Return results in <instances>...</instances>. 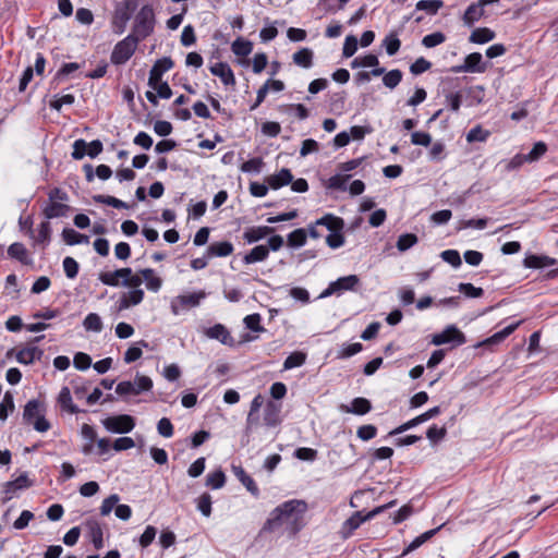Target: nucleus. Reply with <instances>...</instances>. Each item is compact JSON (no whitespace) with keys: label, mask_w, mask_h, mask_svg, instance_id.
Masks as SVG:
<instances>
[{"label":"nucleus","mask_w":558,"mask_h":558,"mask_svg":"<svg viewBox=\"0 0 558 558\" xmlns=\"http://www.w3.org/2000/svg\"><path fill=\"white\" fill-rule=\"evenodd\" d=\"M156 24L155 11L151 4H144L134 19L132 33L140 40H144L154 33Z\"/></svg>","instance_id":"nucleus-3"},{"label":"nucleus","mask_w":558,"mask_h":558,"mask_svg":"<svg viewBox=\"0 0 558 558\" xmlns=\"http://www.w3.org/2000/svg\"><path fill=\"white\" fill-rule=\"evenodd\" d=\"M232 52L239 57H247L253 50V44L242 37L236 38L231 46Z\"/></svg>","instance_id":"nucleus-39"},{"label":"nucleus","mask_w":558,"mask_h":558,"mask_svg":"<svg viewBox=\"0 0 558 558\" xmlns=\"http://www.w3.org/2000/svg\"><path fill=\"white\" fill-rule=\"evenodd\" d=\"M58 404L63 411L70 414H77L83 412L76 404L73 403L71 390L69 387H62L60 390L58 396Z\"/></svg>","instance_id":"nucleus-23"},{"label":"nucleus","mask_w":558,"mask_h":558,"mask_svg":"<svg viewBox=\"0 0 558 558\" xmlns=\"http://www.w3.org/2000/svg\"><path fill=\"white\" fill-rule=\"evenodd\" d=\"M83 326L86 330H90V331H95V332H100L102 330V322H101V318L98 314L96 313H89L84 322H83Z\"/></svg>","instance_id":"nucleus-50"},{"label":"nucleus","mask_w":558,"mask_h":558,"mask_svg":"<svg viewBox=\"0 0 558 558\" xmlns=\"http://www.w3.org/2000/svg\"><path fill=\"white\" fill-rule=\"evenodd\" d=\"M70 210V206L60 202H50L44 208V215L47 219H53L59 217H65L68 211Z\"/></svg>","instance_id":"nucleus-30"},{"label":"nucleus","mask_w":558,"mask_h":558,"mask_svg":"<svg viewBox=\"0 0 558 558\" xmlns=\"http://www.w3.org/2000/svg\"><path fill=\"white\" fill-rule=\"evenodd\" d=\"M558 264V260L556 258L549 257L547 255H536V254H530L526 255L523 259V265L525 268H544L548 266H555Z\"/></svg>","instance_id":"nucleus-16"},{"label":"nucleus","mask_w":558,"mask_h":558,"mask_svg":"<svg viewBox=\"0 0 558 558\" xmlns=\"http://www.w3.org/2000/svg\"><path fill=\"white\" fill-rule=\"evenodd\" d=\"M132 15L126 11L122 10L120 7L116 5L114 12L112 15V28L113 32L118 35H121L125 32L128 22L131 20Z\"/></svg>","instance_id":"nucleus-21"},{"label":"nucleus","mask_w":558,"mask_h":558,"mask_svg":"<svg viewBox=\"0 0 558 558\" xmlns=\"http://www.w3.org/2000/svg\"><path fill=\"white\" fill-rule=\"evenodd\" d=\"M418 242V238L414 233H404L398 238L397 248L400 252H405Z\"/></svg>","instance_id":"nucleus-48"},{"label":"nucleus","mask_w":558,"mask_h":558,"mask_svg":"<svg viewBox=\"0 0 558 558\" xmlns=\"http://www.w3.org/2000/svg\"><path fill=\"white\" fill-rule=\"evenodd\" d=\"M359 283L360 278L356 275L340 277L336 281L330 282L319 298H328L332 294L340 295L344 291H354Z\"/></svg>","instance_id":"nucleus-7"},{"label":"nucleus","mask_w":558,"mask_h":558,"mask_svg":"<svg viewBox=\"0 0 558 558\" xmlns=\"http://www.w3.org/2000/svg\"><path fill=\"white\" fill-rule=\"evenodd\" d=\"M496 37V33L492 31L488 27H478L475 28L470 37L469 40L473 44H486L490 40H493Z\"/></svg>","instance_id":"nucleus-31"},{"label":"nucleus","mask_w":558,"mask_h":558,"mask_svg":"<svg viewBox=\"0 0 558 558\" xmlns=\"http://www.w3.org/2000/svg\"><path fill=\"white\" fill-rule=\"evenodd\" d=\"M383 83L387 88L393 89L396 88L400 82L402 81L403 73L399 69L390 70L387 73L383 74Z\"/></svg>","instance_id":"nucleus-43"},{"label":"nucleus","mask_w":558,"mask_h":558,"mask_svg":"<svg viewBox=\"0 0 558 558\" xmlns=\"http://www.w3.org/2000/svg\"><path fill=\"white\" fill-rule=\"evenodd\" d=\"M341 410L345 413H352L355 415H364L372 410V403L368 399L363 397L354 398L350 405H341Z\"/></svg>","instance_id":"nucleus-17"},{"label":"nucleus","mask_w":558,"mask_h":558,"mask_svg":"<svg viewBox=\"0 0 558 558\" xmlns=\"http://www.w3.org/2000/svg\"><path fill=\"white\" fill-rule=\"evenodd\" d=\"M293 180V175L290 169L282 168L278 173L266 178L268 186L272 190H278L282 186L290 184Z\"/></svg>","instance_id":"nucleus-18"},{"label":"nucleus","mask_w":558,"mask_h":558,"mask_svg":"<svg viewBox=\"0 0 558 558\" xmlns=\"http://www.w3.org/2000/svg\"><path fill=\"white\" fill-rule=\"evenodd\" d=\"M484 9H482L481 4L477 2L471 3L464 14H463V22L468 26H472L475 22H477L483 15H484Z\"/></svg>","instance_id":"nucleus-32"},{"label":"nucleus","mask_w":558,"mask_h":558,"mask_svg":"<svg viewBox=\"0 0 558 558\" xmlns=\"http://www.w3.org/2000/svg\"><path fill=\"white\" fill-rule=\"evenodd\" d=\"M378 64H379L378 57L376 54L368 53L364 57L355 58L351 62V68L352 69H357V68H374L375 69V68H379Z\"/></svg>","instance_id":"nucleus-41"},{"label":"nucleus","mask_w":558,"mask_h":558,"mask_svg":"<svg viewBox=\"0 0 558 558\" xmlns=\"http://www.w3.org/2000/svg\"><path fill=\"white\" fill-rule=\"evenodd\" d=\"M140 274L146 281V287L149 291L158 292L161 289L162 280L161 278L155 276V270L151 268L141 269Z\"/></svg>","instance_id":"nucleus-34"},{"label":"nucleus","mask_w":558,"mask_h":558,"mask_svg":"<svg viewBox=\"0 0 558 558\" xmlns=\"http://www.w3.org/2000/svg\"><path fill=\"white\" fill-rule=\"evenodd\" d=\"M264 160L262 157H254L243 162L240 167L242 172L245 173H259L264 167Z\"/></svg>","instance_id":"nucleus-51"},{"label":"nucleus","mask_w":558,"mask_h":558,"mask_svg":"<svg viewBox=\"0 0 558 558\" xmlns=\"http://www.w3.org/2000/svg\"><path fill=\"white\" fill-rule=\"evenodd\" d=\"M140 41V38H136L133 34H129L125 38L118 41L110 56L111 63L114 65L126 63L136 51Z\"/></svg>","instance_id":"nucleus-4"},{"label":"nucleus","mask_w":558,"mask_h":558,"mask_svg":"<svg viewBox=\"0 0 558 558\" xmlns=\"http://www.w3.org/2000/svg\"><path fill=\"white\" fill-rule=\"evenodd\" d=\"M490 135V131L483 129L481 125L472 128L466 134L468 143L486 142Z\"/></svg>","instance_id":"nucleus-45"},{"label":"nucleus","mask_w":558,"mask_h":558,"mask_svg":"<svg viewBox=\"0 0 558 558\" xmlns=\"http://www.w3.org/2000/svg\"><path fill=\"white\" fill-rule=\"evenodd\" d=\"M447 435V427H437V425H432L427 432L426 437L434 444L439 442L442 440Z\"/></svg>","instance_id":"nucleus-60"},{"label":"nucleus","mask_w":558,"mask_h":558,"mask_svg":"<svg viewBox=\"0 0 558 558\" xmlns=\"http://www.w3.org/2000/svg\"><path fill=\"white\" fill-rule=\"evenodd\" d=\"M440 257L444 262L450 264L454 268L460 267L462 264L460 253L457 250L442 251Z\"/></svg>","instance_id":"nucleus-58"},{"label":"nucleus","mask_w":558,"mask_h":558,"mask_svg":"<svg viewBox=\"0 0 558 558\" xmlns=\"http://www.w3.org/2000/svg\"><path fill=\"white\" fill-rule=\"evenodd\" d=\"M205 333L208 338L216 339L225 345H234V339L232 338L230 331L221 324H216L213 327H209Z\"/></svg>","instance_id":"nucleus-15"},{"label":"nucleus","mask_w":558,"mask_h":558,"mask_svg":"<svg viewBox=\"0 0 558 558\" xmlns=\"http://www.w3.org/2000/svg\"><path fill=\"white\" fill-rule=\"evenodd\" d=\"M344 242L345 239L342 231H332L326 236V243L332 250L341 247Z\"/></svg>","instance_id":"nucleus-64"},{"label":"nucleus","mask_w":558,"mask_h":558,"mask_svg":"<svg viewBox=\"0 0 558 558\" xmlns=\"http://www.w3.org/2000/svg\"><path fill=\"white\" fill-rule=\"evenodd\" d=\"M226 484V474L221 469L210 472L206 476V486L211 489H220Z\"/></svg>","instance_id":"nucleus-38"},{"label":"nucleus","mask_w":558,"mask_h":558,"mask_svg":"<svg viewBox=\"0 0 558 558\" xmlns=\"http://www.w3.org/2000/svg\"><path fill=\"white\" fill-rule=\"evenodd\" d=\"M396 500H392L386 505L378 506L373 510L368 511L366 514H363V511H355L349 519H347L342 524V532L345 535H351L356 529L361 526L365 521L372 520L376 515L383 513L387 509L393 507L396 505Z\"/></svg>","instance_id":"nucleus-5"},{"label":"nucleus","mask_w":558,"mask_h":558,"mask_svg":"<svg viewBox=\"0 0 558 558\" xmlns=\"http://www.w3.org/2000/svg\"><path fill=\"white\" fill-rule=\"evenodd\" d=\"M83 170L85 172V178L87 182H92L95 178V174L100 180H108L112 175V170L107 165H99L96 170L94 171V168L92 165L86 163L83 166Z\"/></svg>","instance_id":"nucleus-24"},{"label":"nucleus","mask_w":558,"mask_h":558,"mask_svg":"<svg viewBox=\"0 0 558 558\" xmlns=\"http://www.w3.org/2000/svg\"><path fill=\"white\" fill-rule=\"evenodd\" d=\"M105 428L116 434H128L135 427V420L128 414L109 416L102 421Z\"/></svg>","instance_id":"nucleus-8"},{"label":"nucleus","mask_w":558,"mask_h":558,"mask_svg":"<svg viewBox=\"0 0 558 558\" xmlns=\"http://www.w3.org/2000/svg\"><path fill=\"white\" fill-rule=\"evenodd\" d=\"M307 232L303 228L295 229L288 234L287 243L290 247H301L306 243Z\"/></svg>","instance_id":"nucleus-40"},{"label":"nucleus","mask_w":558,"mask_h":558,"mask_svg":"<svg viewBox=\"0 0 558 558\" xmlns=\"http://www.w3.org/2000/svg\"><path fill=\"white\" fill-rule=\"evenodd\" d=\"M432 68V62L426 60L423 57L417 58L411 65H410V72L413 75H420L426 71H428Z\"/></svg>","instance_id":"nucleus-63"},{"label":"nucleus","mask_w":558,"mask_h":558,"mask_svg":"<svg viewBox=\"0 0 558 558\" xmlns=\"http://www.w3.org/2000/svg\"><path fill=\"white\" fill-rule=\"evenodd\" d=\"M78 69H81V64L77 62L63 63L51 78L49 83L50 89H58L59 86L66 80V77Z\"/></svg>","instance_id":"nucleus-13"},{"label":"nucleus","mask_w":558,"mask_h":558,"mask_svg":"<svg viewBox=\"0 0 558 558\" xmlns=\"http://www.w3.org/2000/svg\"><path fill=\"white\" fill-rule=\"evenodd\" d=\"M469 73H484L487 69L486 63L480 52H472L464 58Z\"/></svg>","instance_id":"nucleus-29"},{"label":"nucleus","mask_w":558,"mask_h":558,"mask_svg":"<svg viewBox=\"0 0 558 558\" xmlns=\"http://www.w3.org/2000/svg\"><path fill=\"white\" fill-rule=\"evenodd\" d=\"M210 73L215 76H218L223 85L226 86H234L235 77L232 69L226 62H217L209 68Z\"/></svg>","instance_id":"nucleus-12"},{"label":"nucleus","mask_w":558,"mask_h":558,"mask_svg":"<svg viewBox=\"0 0 558 558\" xmlns=\"http://www.w3.org/2000/svg\"><path fill=\"white\" fill-rule=\"evenodd\" d=\"M85 526L87 527V533L89 541L94 545L96 550L104 548V532L100 523L95 519H88L85 522Z\"/></svg>","instance_id":"nucleus-11"},{"label":"nucleus","mask_w":558,"mask_h":558,"mask_svg":"<svg viewBox=\"0 0 558 558\" xmlns=\"http://www.w3.org/2000/svg\"><path fill=\"white\" fill-rule=\"evenodd\" d=\"M314 53L310 48H302L294 52L292 56L293 62L304 69H310L313 65Z\"/></svg>","instance_id":"nucleus-33"},{"label":"nucleus","mask_w":558,"mask_h":558,"mask_svg":"<svg viewBox=\"0 0 558 558\" xmlns=\"http://www.w3.org/2000/svg\"><path fill=\"white\" fill-rule=\"evenodd\" d=\"M46 408L43 402L37 399L29 400L23 409V421L26 424H32L35 430L46 433L50 429L51 425L45 417Z\"/></svg>","instance_id":"nucleus-2"},{"label":"nucleus","mask_w":558,"mask_h":558,"mask_svg":"<svg viewBox=\"0 0 558 558\" xmlns=\"http://www.w3.org/2000/svg\"><path fill=\"white\" fill-rule=\"evenodd\" d=\"M274 232H275V228H272V227H268V226L252 227V228H248L243 233V239L247 243L252 244V243L258 242L259 240L266 238L269 234H272Z\"/></svg>","instance_id":"nucleus-20"},{"label":"nucleus","mask_w":558,"mask_h":558,"mask_svg":"<svg viewBox=\"0 0 558 558\" xmlns=\"http://www.w3.org/2000/svg\"><path fill=\"white\" fill-rule=\"evenodd\" d=\"M465 342V335L456 325H448L441 332L433 335L430 340L434 345L452 344L453 348Z\"/></svg>","instance_id":"nucleus-6"},{"label":"nucleus","mask_w":558,"mask_h":558,"mask_svg":"<svg viewBox=\"0 0 558 558\" xmlns=\"http://www.w3.org/2000/svg\"><path fill=\"white\" fill-rule=\"evenodd\" d=\"M14 408L15 405L13 395L10 391H7L0 403V420L5 421L8 418L9 412H13Z\"/></svg>","instance_id":"nucleus-47"},{"label":"nucleus","mask_w":558,"mask_h":558,"mask_svg":"<svg viewBox=\"0 0 558 558\" xmlns=\"http://www.w3.org/2000/svg\"><path fill=\"white\" fill-rule=\"evenodd\" d=\"M442 5L444 2L441 0H420L416 3V10L426 11L428 14L435 15Z\"/></svg>","instance_id":"nucleus-49"},{"label":"nucleus","mask_w":558,"mask_h":558,"mask_svg":"<svg viewBox=\"0 0 558 558\" xmlns=\"http://www.w3.org/2000/svg\"><path fill=\"white\" fill-rule=\"evenodd\" d=\"M173 65L174 62L170 57L158 59L149 71L148 86L154 87L157 83L162 82V75Z\"/></svg>","instance_id":"nucleus-9"},{"label":"nucleus","mask_w":558,"mask_h":558,"mask_svg":"<svg viewBox=\"0 0 558 558\" xmlns=\"http://www.w3.org/2000/svg\"><path fill=\"white\" fill-rule=\"evenodd\" d=\"M547 151V145L544 142H537L534 144L529 154H525L529 162L537 161Z\"/></svg>","instance_id":"nucleus-59"},{"label":"nucleus","mask_w":558,"mask_h":558,"mask_svg":"<svg viewBox=\"0 0 558 558\" xmlns=\"http://www.w3.org/2000/svg\"><path fill=\"white\" fill-rule=\"evenodd\" d=\"M234 246L230 241L211 243L206 250L207 257H226L233 253Z\"/></svg>","instance_id":"nucleus-19"},{"label":"nucleus","mask_w":558,"mask_h":558,"mask_svg":"<svg viewBox=\"0 0 558 558\" xmlns=\"http://www.w3.org/2000/svg\"><path fill=\"white\" fill-rule=\"evenodd\" d=\"M260 322L262 316L258 313L250 314L243 319L245 327L255 332L265 331L264 327L260 325Z\"/></svg>","instance_id":"nucleus-53"},{"label":"nucleus","mask_w":558,"mask_h":558,"mask_svg":"<svg viewBox=\"0 0 558 558\" xmlns=\"http://www.w3.org/2000/svg\"><path fill=\"white\" fill-rule=\"evenodd\" d=\"M74 396L77 399H83L88 390L89 381L84 379L83 377H76L71 381Z\"/></svg>","instance_id":"nucleus-52"},{"label":"nucleus","mask_w":558,"mask_h":558,"mask_svg":"<svg viewBox=\"0 0 558 558\" xmlns=\"http://www.w3.org/2000/svg\"><path fill=\"white\" fill-rule=\"evenodd\" d=\"M63 270L69 279H74L80 270L78 263L71 256H66L62 262Z\"/></svg>","instance_id":"nucleus-54"},{"label":"nucleus","mask_w":558,"mask_h":558,"mask_svg":"<svg viewBox=\"0 0 558 558\" xmlns=\"http://www.w3.org/2000/svg\"><path fill=\"white\" fill-rule=\"evenodd\" d=\"M316 226L325 227L330 233L332 231H343L345 223L341 217L326 214L316 220Z\"/></svg>","instance_id":"nucleus-22"},{"label":"nucleus","mask_w":558,"mask_h":558,"mask_svg":"<svg viewBox=\"0 0 558 558\" xmlns=\"http://www.w3.org/2000/svg\"><path fill=\"white\" fill-rule=\"evenodd\" d=\"M93 201L98 204H105L117 209H129L128 203L110 195L97 194L93 196Z\"/></svg>","instance_id":"nucleus-37"},{"label":"nucleus","mask_w":558,"mask_h":558,"mask_svg":"<svg viewBox=\"0 0 558 558\" xmlns=\"http://www.w3.org/2000/svg\"><path fill=\"white\" fill-rule=\"evenodd\" d=\"M357 38L353 35H348L344 39L342 54L344 58L352 57L357 50Z\"/></svg>","instance_id":"nucleus-61"},{"label":"nucleus","mask_w":558,"mask_h":558,"mask_svg":"<svg viewBox=\"0 0 558 558\" xmlns=\"http://www.w3.org/2000/svg\"><path fill=\"white\" fill-rule=\"evenodd\" d=\"M206 298V293L204 291L193 292L190 294L179 295L177 298V302L182 307H195L198 306L201 301Z\"/></svg>","instance_id":"nucleus-36"},{"label":"nucleus","mask_w":558,"mask_h":558,"mask_svg":"<svg viewBox=\"0 0 558 558\" xmlns=\"http://www.w3.org/2000/svg\"><path fill=\"white\" fill-rule=\"evenodd\" d=\"M280 404H277L272 401H268L266 403L265 410H264V422L265 425L269 427H275L280 423Z\"/></svg>","instance_id":"nucleus-26"},{"label":"nucleus","mask_w":558,"mask_h":558,"mask_svg":"<svg viewBox=\"0 0 558 558\" xmlns=\"http://www.w3.org/2000/svg\"><path fill=\"white\" fill-rule=\"evenodd\" d=\"M307 510V504L304 500L291 499L276 507L269 514L262 527V533H274L284 523L296 524L303 519Z\"/></svg>","instance_id":"nucleus-1"},{"label":"nucleus","mask_w":558,"mask_h":558,"mask_svg":"<svg viewBox=\"0 0 558 558\" xmlns=\"http://www.w3.org/2000/svg\"><path fill=\"white\" fill-rule=\"evenodd\" d=\"M487 222H488L487 218H478V219L472 218V219H468V220H461L457 227V230H463V229H469V228L483 230L486 228Z\"/></svg>","instance_id":"nucleus-55"},{"label":"nucleus","mask_w":558,"mask_h":558,"mask_svg":"<svg viewBox=\"0 0 558 558\" xmlns=\"http://www.w3.org/2000/svg\"><path fill=\"white\" fill-rule=\"evenodd\" d=\"M62 238L68 245H77L89 242V236L82 234L72 228H64L62 231Z\"/></svg>","instance_id":"nucleus-35"},{"label":"nucleus","mask_w":558,"mask_h":558,"mask_svg":"<svg viewBox=\"0 0 558 558\" xmlns=\"http://www.w3.org/2000/svg\"><path fill=\"white\" fill-rule=\"evenodd\" d=\"M232 473L241 482L243 486L252 494L253 497H259V488L255 481L245 472L241 465L232 464Z\"/></svg>","instance_id":"nucleus-14"},{"label":"nucleus","mask_w":558,"mask_h":558,"mask_svg":"<svg viewBox=\"0 0 558 558\" xmlns=\"http://www.w3.org/2000/svg\"><path fill=\"white\" fill-rule=\"evenodd\" d=\"M269 256V248L262 244L253 247L247 254L243 256V263L245 265L264 262Z\"/></svg>","instance_id":"nucleus-25"},{"label":"nucleus","mask_w":558,"mask_h":558,"mask_svg":"<svg viewBox=\"0 0 558 558\" xmlns=\"http://www.w3.org/2000/svg\"><path fill=\"white\" fill-rule=\"evenodd\" d=\"M446 40V36L441 32H435L423 37L422 45L426 48H434Z\"/></svg>","instance_id":"nucleus-56"},{"label":"nucleus","mask_w":558,"mask_h":558,"mask_svg":"<svg viewBox=\"0 0 558 558\" xmlns=\"http://www.w3.org/2000/svg\"><path fill=\"white\" fill-rule=\"evenodd\" d=\"M523 323V320H519L517 323H513L507 327H505L502 330L495 332L493 336L486 338L483 341H480L475 344V348L480 347H487L490 348L493 345H497L501 343L506 338H508L511 333L514 332V330Z\"/></svg>","instance_id":"nucleus-10"},{"label":"nucleus","mask_w":558,"mask_h":558,"mask_svg":"<svg viewBox=\"0 0 558 558\" xmlns=\"http://www.w3.org/2000/svg\"><path fill=\"white\" fill-rule=\"evenodd\" d=\"M8 255L22 263L23 265H31L33 260L29 258L28 252L23 243L15 242L8 248Z\"/></svg>","instance_id":"nucleus-27"},{"label":"nucleus","mask_w":558,"mask_h":558,"mask_svg":"<svg viewBox=\"0 0 558 558\" xmlns=\"http://www.w3.org/2000/svg\"><path fill=\"white\" fill-rule=\"evenodd\" d=\"M144 299V291L142 289H133L124 293L119 301V308L125 310L131 306L140 304Z\"/></svg>","instance_id":"nucleus-28"},{"label":"nucleus","mask_w":558,"mask_h":558,"mask_svg":"<svg viewBox=\"0 0 558 558\" xmlns=\"http://www.w3.org/2000/svg\"><path fill=\"white\" fill-rule=\"evenodd\" d=\"M306 361V354L301 351L292 352L283 362V369H292L302 366Z\"/></svg>","instance_id":"nucleus-42"},{"label":"nucleus","mask_w":558,"mask_h":558,"mask_svg":"<svg viewBox=\"0 0 558 558\" xmlns=\"http://www.w3.org/2000/svg\"><path fill=\"white\" fill-rule=\"evenodd\" d=\"M33 485V483L29 481L27 473H22L19 475L15 480L9 481L5 483V494L11 493V487H14V489H25Z\"/></svg>","instance_id":"nucleus-44"},{"label":"nucleus","mask_w":558,"mask_h":558,"mask_svg":"<svg viewBox=\"0 0 558 558\" xmlns=\"http://www.w3.org/2000/svg\"><path fill=\"white\" fill-rule=\"evenodd\" d=\"M383 46L386 48L388 56H395L401 47V41L398 38L397 33L387 35L383 40Z\"/></svg>","instance_id":"nucleus-46"},{"label":"nucleus","mask_w":558,"mask_h":558,"mask_svg":"<svg viewBox=\"0 0 558 558\" xmlns=\"http://www.w3.org/2000/svg\"><path fill=\"white\" fill-rule=\"evenodd\" d=\"M458 290L471 299L481 298L484 294V290L482 288L474 287L472 283L461 282L458 286Z\"/></svg>","instance_id":"nucleus-57"},{"label":"nucleus","mask_w":558,"mask_h":558,"mask_svg":"<svg viewBox=\"0 0 558 558\" xmlns=\"http://www.w3.org/2000/svg\"><path fill=\"white\" fill-rule=\"evenodd\" d=\"M363 350V345L360 342L351 343L343 345V348L338 352V359H349Z\"/></svg>","instance_id":"nucleus-62"}]
</instances>
